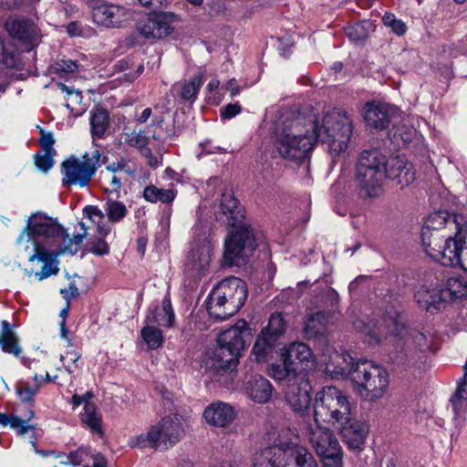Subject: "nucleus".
Here are the masks:
<instances>
[{
  "label": "nucleus",
  "mask_w": 467,
  "mask_h": 467,
  "mask_svg": "<svg viewBox=\"0 0 467 467\" xmlns=\"http://www.w3.org/2000/svg\"><path fill=\"white\" fill-rule=\"evenodd\" d=\"M354 327L367 337L369 345L379 344L386 335L396 351L402 353L409 361L420 359L427 352L434 351V335L408 328L396 311L385 315L380 325L374 320L365 323L358 319L354 322Z\"/></svg>",
  "instance_id": "f257e3e1"
},
{
  "label": "nucleus",
  "mask_w": 467,
  "mask_h": 467,
  "mask_svg": "<svg viewBox=\"0 0 467 467\" xmlns=\"http://www.w3.org/2000/svg\"><path fill=\"white\" fill-rule=\"evenodd\" d=\"M64 237V228L57 221L42 213H35L28 220L26 227L19 235L17 241L32 242L34 253L29 261L37 260L43 263L39 272L35 273L38 280H43L58 271L57 256L63 254L57 245Z\"/></svg>",
  "instance_id": "f03ea898"
},
{
  "label": "nucleus",
  "mask_w": 467,
  "mask_h": 467,
  "mask_svg": "<svg viewBox=\"0 0 467 467\" xmlns=\"http://www.w3.org/2000/svg\"><path fill=\"white\" fill-rule=\"evenodd\" d=\"M220 211L217 219L233 226L230 235L224 241L223 260L230 265L244 264L257 247V237L250 226L242 223L244 208L232 190L222 193Z\"/></svg>",
  "instance_id": "7ed1b4c3"
},
{
  "label": "nucleus",
  "mask_w": 467,
  "mask_h": 467,
  "mask_svg": "<svg viewBox=\"0 0 467 467\" xmlns=\"http://www.w3.org/2000/svg\"><path fill=\"white\" fill-rule=\"evenodd\" d=\"M317 124L306 116L282 113L275 122L273 134L279 155L289 161H300L307 158L317 143Z\"/></svg>",
  "instance_id": "20e7f679"
},
{
  "label": "nucleus",
  "mask_w": 467,
  "mask_h": 467,
  "mask_svg": "<svg viewBox=\"0 0 467 467\" xmlns=\"http://www.w3.org/2000/svg\"><path fill=\"white\" fill-rule=\"evenodd\" d=\"M267 436V446L252 456L253 467H318L313 454L294 441L289 429H272Z\"/></svg>",
  "instance_id": "39448f33"
},
{
  "label": "nucleus",
  "mask_w": 467,
  "mask_h": 467,
  "mask_svg": "<svg viewBox=\"0 0 467 467\" xmlns=\"http://www.w3.org/2000/svg\"><path fill=\"white\" fill-rule=\"evenodd\" d=\"M249 337L246 321L238 320L234 326L219 334L217 348L205 361L206 369L213 374L216 381L227 389L234 388L239 356Z\"/></svg>",
  "instance_id": "423d86ee"
},
{
  "label": "nucleus",
  "mask_w": 467,
  "mask_h": 467,
  "mask_svg": "<svg viewBox=\"0 0 467 467\" xmlns=\"http://www.w3.org/2000/svg\"><path fill=\"white\" fill-rule=\"evenodd\" d=\"M306 119L317 124L313 132L317 142L327 144L331 155L338 156L347 150L352 134V119L347 111L335 108L325 114L321 122L314 115Z\"/></svg>",
  "instance_id": "0eeeda50"
},
{
  "label": "nucleus",
  "mask_w": 467,
  "mask_h": 467,
  "mask_svg": "<svg viewBox=\"0 0 467 467\" xmlns=\"http://www.w3.org/2000/svg\"><path fill=\"white\" fill-rule=\"evenodd\" d=\"M247 297L245 283L235 276L221 281L210 293L206 304L209 315L217 320L226 319L244 306Z\"/></svg>",
  "instance_id": "6e6552de"
},
{
  "label": "nucleus",
  "mask_w": 467,
  "mask_h": 467,
  "mask_svg": "<svg viewBox=\"0 0 467 467\" xmlns=\"http://www.w3.org/2000/svg\"><path fill=\"white\" fill-rule=\"evenodd\" d=\"M355 409V403L343 390L326 386L316 394L314 417L317 421L338 424L354 415Z\"/></svg>",
  "instance_id": "1a4fd4ad"
},
{
  "label": "nucleus",
  "mask_w": 467,
  "mask_h": 467,
  "mask_svg": "<svg viewBox=\"0 0 467 467\" xmlns=\"http://www.w3.org/2000/svg\"><path fill=\"white\" fill-rule=\"evenodd\" d=\"M386 179V156L378 150L361 152L356 171V182L360 194L366 197L379 196Z\"/></svg>",
  "instance_id": "9d476101"
},
{
  "label": "nucleus",
  "mask_w": 467,
  "mask_h": 467,
  "mask_svg": "<svg viewBox=\"0 0 467 467\" xmlns=\"http://www.w3.org/2000/svg\"><path fill=\"white\" fill-rule=\"evenodd\" d=\"M352 382L365 400L374 401L383 397L389 387L387 370L368 359L356 363L352 372Z\"/></svg>",
  "instance_id": "9b49d317"
},
{
  "label": "nucleus",
  "mask_w": 467,
  "mask_h": 467,
  "mask_svg": "<svg viewBox=\"0 0 467 467\" xmlns=\"http://www.w3.org/2000/svg\"><path fill=\"white\" fill-rule=\"evenodd\" d=\"M100 153L98 150L90 154L85 153L81 158L70 157L61 165L64 186L78 185L85 187L88 185L95 175L99 164Z\"/></svg>",
  "instance_id": "f8f14e48"
},
{
  "label": "nucleus",
  "mask_w": 467,
  "mask_h": 467,
  "mask_svg": "<svg viewBox=\"0 0 467 467\" xmlns=\"http://www.w3.org/2000/svg\"><path fill=\"white\" fill-rule=\"evenodd\" d=\"M431 252V258L444 266L461 267L467 272V222L454 236L444 240L442 250Z\"/></svg>",
  "instance_id": "ddd939ff"
},
{
  "label": "nucleus",
  "mask_w": 467,
  "mask_h": 467,
  "mask_svg": "<svg viewBox=\"0 0 467 467\" xmlns=\"http://www.w3.org/2000/svg\"><path fill=\"white\" fill-rule=\"evenodd\" d=\"M194 238L191 244L186 261V272L193 278H201L210 266L213 249V238L206 232L194 229Z\"/></svg>",
  "instance_id": "4468645a"
},
{
  "label": "nucleus",
  "mask_w": 467,
  "mask_h": 467,
  "mask_svg": "<svg viewBox=\"0 0 467 467\" xmlns=\"http://www.w3.org/2000/svg\"><path fill=\"white\" fill-rule=\"evenodd\" d=\"M457 226V230L461 227L460 223L457 222L455 217L449 216L444 212H435L431 213L425 220L421 229V242L424 246L425 253L431 258V252H438L442 250L441 245V235L439 231L447 225Z\"/></svg>",
  "instance_id": "2eb2a0df"
},
{
  "label": "nucleus",
  "mask_w": 467,
  "mask_h": 467,
  "mask_svg": "<svg viewBox=\"0 0 467 467\" xmlns=\"http://www.w3.org/2000/svg\"><path fill=\"white\" fill-rule=\"evenodd\" d=\"M312 386L306 373L299 372L286 384L285 399L295 413L306 415L310 409L312 400Z\"/></svg>",
  "instance_id": "dca6fc26"
},
{
  "label": "nucleus",
  "mask_w": 467,
  "mask_h": 467,
  "mask_svg": "<svg viewBox=\"0 0 467 467\" xmlns=\"http://www.w3.org/2000/svg\"><path fill=\"white\" fill-rule=\"evenodd\" d=\"M180 17L172 12H153L137 25L139 33L147 39H160L171 34Z\"/></svg>",
  "instance_id": "f3484780"
},
{
  "label": "nucleus",
  "mask_w": 467,
  "mask_h": 467,
  "mask_svg": "<svg viewBox=\"0 0 467 467\" xmlns=\"http://www.w3.org/2000/svg\"><path fill=\"white\" fill-rule=\"evenodd\" d=\"M92 17L99 26L122 28L133 19V11L120 5L104 3L93 7Z\"/></svg>",
  "instance_id": "a211bd4d"
},
{
  "label": "nucleus",
  "mask_w": 467,
  "mask_h": 467,
  "mask_svg": "<svg viewBox=\"0 0 467 467\" xmlns=\"http://www.w3.org/2000/svg\"><path fill=\"white\" fill-rule=\"evenodd\" d=\"M306 435L317 455L322 459L338 453L341 447L333 432L315 420L306 426Z\"/></svg>",
  "instance_id": "6ab92c4d"
},
{
  "label": "nucleus",
  "mask_w": 467,
  "mask_h": 467,
  "mask_svg": "<svg viewBox=\"0 0 467 467\" xmlns=\"http://www.w3.org/2000/svg\"><path fill=\"white\" fill-rule=\"evenodd\" d=\"M327 307L329 310L317 311L311 314L305 323V330L310 336L323 334L325 327L333 322L335 306L338 302V294L333 288H327L321 295Z\"/></svg>",
  "instance_id": "aec40b11"
},
{
  "label": "nucleus",
  "mask_w": 467,
  "mask_h": 467,
  "mask_svg": "<svg viewBox=\"0 0 467 467\" xmlns=\"http://www.w3.org/2000/svg\"><path fill=\"white\" fill-rule=\"evenodd\" d=\"M152 426L157 431L160 449L174 446L184 434L183 420L177 415L165 417Z\"/></svg>",
  "instance_id": "412c9836"
},
{
  "label": "nucleus",
  "mask_w": 467,
  "mask_h": 467,
  "mask_svg": "<svg viewBox=\"0 0 467 467\" xmlns=\"http://www.w3.org/2000/svg\"><path fill=\"white\" fill-rule=\"evenodd\" d=\"M396 110L397 109L389 104L379 101H368L363 107L362 115L367 126L375 130H383L389 127L390 119L396 113Z\"/></svg>",
  "instance_id": "4be33fe9"
},
{
  "label": "nucleus",
  "mask_w": 467,
  "mask_h": 467,
  "mask_svg": "<svg viewBox=\"0 0 467 467\" xmlns=\"http://www.w3.org/2000/svg\"><path fill=\"white\" fill-rule=\"evenodd\" d=\"M343 441L350 450L361 451L368 434V424L361 420L355 419L353 415L345 421L337 424Z\"/></svg>",
  "instance_id": "5701e85b"
},
{
  "label": "nucleus",
  "mask_w": 467,
  "mask_h": 467,
  "mask_svg": "<svg viewBox=\"0 0 467 467\" xmlns=\"http://www.w3.org/2000/svg\"><path fill=\"white\" fill-rule=\"evenodd\" d=\"M202 416L209 425L226 428L234 422L236 412L230 404L215 401L204 409Z\"/></svg>",
  "instance_id": "b1692460"
},
{
  "label": "nucleus",
  "mask_w": 467,
  "mask_h": 467,
  "mask_svg": "<svg viewBox=\"0 0 467 467\" xmlns=\"http://www.w3.org/2000/svg\"><path fill=\"white\" fill-rule=\"evenodd\" d=\"M419 306L426 311L434 313L445 307V299L439 285L431 287L421 285L414 295Z\"/></svg>",
  "instance_id": "393cba45"
},
{
  "label": "nucleus",
  "mask_w": 467,
  "mask_h": 467,
  "mask_svg": "<svg viewBox=\"0 0 467 467\" xmlns=\"http://www.w3.org/2000/svg\"><path fill=\"white\" fill-rule=\"evenodd\" d=\"M273 386L271 382L261 375L252 376L244 385L246 396L255 403L265 404L272 397Z\"/></svg>",
  "instance_id": "a878e982"
},
{
  "label": "nucleus",
  "mask_w": 467,
  "mask_h": 467,
  "mask_svg": "<svg viewBox=\"0 0 467 467\" xmlns=\"http://www.w3.org/2000/svg\"><path fill=\"white\" fill-rule=\"evenodd\" d=\"M412 164L402 157L386 160V178L397 180L400 185H408L415 180Z\"/></svg>",
  "instance_id": "bb28decb"
},
{
  "label": "nucleus",
  "mask_w": 467,
  "mask_h": 467,
  "mask_svg": "<svg viewBox=\"0 0 467 467\" xmlns=\"http://www.w3.org/2000/svg\"><path fill=\"white\" fill-rule=\"evenodd\" d=\"M8 34L22 42L28 43L37 37V27L29 19L10 18L5 22Z\"/></svg>",
  "instance_id": "cd10ccee"
},
{
  "label": "nucleus",
  "mask_w": 467,
  "mask_h": 467,
  "mask_svg": "<svg viewBox=\"0 0 467 467\" xmlns=\"http://www.w3.org/2000/svg\"><path fill=\"white\" fill-rule=\"evenodd\" d=\"M356 363L353 358L348 353H339L335 351L327 360H326V370L336 377H349L352 380V372L355 369Z\"/></svg>",
  "instance_id": "c85d7f7f"
},
{
  "label": "nucleus",
  "mask_w": 467,
  "mask_h": 467,
  "mask_svg": "<svg viewBox=\"0 0 467 467\" xmlns=\"http://www.w3.org/2000/svg\"><path fill=\"white\" fill-rule=\"evenodd\" d=\"M175 319V315L171 306V299L165 296L161 303V308L158 307L150 310L146 317V324H153L171 327Z\"/></svg>",
  "instance_id": "c756f323"
},
{
  "label": "nucleus",
  "mask_w": 467,
  "mask_h": 467,
  "mask_svg": "<svg viewBox=\"0 0 467 467\" xmlns=\"http://www.w3.org/2000/svg\"><path fill=\"white\" fill-rule=\"evenodd\" d=\"M281 357H285L292 366H295V361L300 363L309 362L312 358V351L309 347L302 342L291 343L287 348H283Z\"/></svg>",
  "instance_id": "7c9ffc66"
},
{
  "label": "nucleus",
  "mask_w": 467,
  "mask_h": 467,
  "mask_svg": "<svg viewBox=\"0 0 467 467\" xmlns=\"http://www.w3.org/2000/svg\"><path fill=\"white\" fill-rule=\"evenodd\" d=\"M109 127V115L104 109H96L90 116V132L94 140L102 139Z\"/></svg>",
  "instance_id": "2f4dec72"
},
{
  "label": "nucleus",
  "mask_w": 467,
  "mask_h": 467,
  "mask_svg": "<svg viewBox=\"0 0 467 467\" xmlns=\"http://www.w3.org/2000/svg\"><path fill=\"white\" fill-rule=\"evenodd\" d=\"M34 415L33 410H29L27 415H25V419L0 412V424L3 426L9 425L12 429L16 430L19 435L24 436L35 429V425L29 423Z\"/></svg>",
  "instance_id": "473e14b6"
},
{
  "label": "nucleus",
  "mask_w": 467,
  "mask_h": 467,
  "mask_svg": "<svg viewBox=\"0 0 467 467\" xmlns=\"http://www.w3.org/2000/svg\"><path fill=\"white\" fill-rule=\"evenodd\" d=\"M0 346L4 352L13 354L16 357H19L22 352L15 332L12 330L10 324L5 320L2 321Z\"/></svg>",
  "instance_id": "72a5a7b5"
},
{
  "label": "nucleus",
  "mask_w": 467,
  "mask_h": 467,
  "mask_svg": "<svg viewBox=\"0 0 467 467\" xmlns=\"http://www.w3.org/2000/svg\"><path fill=\"white\" fill-rule=\"evenodd\" d=\"M439 286L442 290L445 305L450 301L463 296L467 293L466 283L459 277H450L444 285Z\"/></svg>",
  "instance_id": "f704fd0d"
},
{
  "label": "nucleus",
  "mask_w": 467,
  "mask_h": 467,
  "mask_svg": "<svg viewBox=\"0 0 467 467\" xmlns=\"http://www.w3.org/2000/svg\"><path fill=\"white\" fill-rule=\"evenodd\" d=\"M276 340L265 334H259L253 347V354L257 362H265L273 354Z\"/></svg>",
  "instance_id": "c9c22d12"
},
{
  "label": "nucleus",
  "mask_w": 467,
  "mask_h": 467,
  "mask_svg": "<svg viewBox=\"0 0 467 467\" xmlns=\"http://www.w3.org/2000/svg\"><path fill=\"white\" fill-rule=\"evenodd\" d=\"M80 419L92 432L99 436L103 435L101 416L98 413L97 408L93 403L86 402L83 408V412L80 414Z\"/></svg>",
  "instance_id": "e433bc0d"
},
{
  "label": "nucleus",
  "mask_w": 467,
  "mask_h": 467,
  "mask_svg": "<svg viewBox=\"0 0 467 467\" xmlns=\"http://www.w3.org/2000/svg\"><path fill=\"white\" fill-rule=\"evenodd\" d=\"M143 197L146 201L155 203L161 202L162 203H171L176 197L174 189H162L155 185H149L143 191Z\"/></svg>",
  "instance_id": "4c0bfd02"
},
{
  "label": "nucleus",
  "mask_w": 467,
  "mask_h": 467,
  "mask_svg": "<svg viewBox=\"0 0 467 467\" xmlns=\"http://www.w3.org/2000/svg\"><path fill=\"white\" fill-rule=\"evenodd\" d=\"M281 358V364L274 363L271 365L269 375L275 380H285L287 384L290 383L294 376H297L299 373L296 372V367L292 366L285 357Z\"/></svg>",
  "instance_id": "58836bf2"
},
{
  "label": "nucleus",
  "mask_w": 467,
  "mask_h": 467,
  "mask_svg": "<svg viewBox=\"0 0 467 467\" xmlns=\"http://www.w3.org/2000/svg\"><path fill=\"white\" fill-rule=\"evenodd\" d=\"M156 433L157 431L153 429V426H151L146 433H140L139 435L130 437L128 444L132 448L144 449L150 447L156 450L160 449Z\"/></svg>",
  "instance_id": "ea45409f"
},
{
  "label": "nucleus",
  "mask_w": 467,
  "mask_h": 467,
  "mask_svg": "<svg viewBox=\"0 0 467 467\" xmlns=\"http://www.w3.org/2000/svg\"><path fill=\"white\" fill-rule=\"evenodd\" d=\"M79 225L81 229L83 230L82 234H78L74 235V239H70L69 235L66 234L64 231V237L61 239L58 243H57V245L59 247L60 253H69L71 254H75L78 250V245L82 243L83 239L87 235V229L85 223H79Z\"/></svg>",
  "instance_id": "a19ab883"
},
{
  "label": "nucleus",
  "mask_w": 467,
  "mask_h": 467,
  "mask_svg": "<svg viewBox=\"0 0 467 467\" xmlns=\"http://www.w3.org/2000/svg\"><path fill=\"white\" fill-rule=\"evenodd\" d=\"M203 82L204 79L202 74L199 73L193 76L188 82L182 85L179 96L183 100L193 102L196 99L198 92Z\"/></svg>",
  "instance_id": "79ce46f5"
},
{
  "label": "nucleus",
  "mask_w": 467,
  "mask_h": 467,
  "mask_svg": "<svg viewBox=\"0 0 467 467\" xmlns=\"http://www.w3.org/2000/svg\"><path fill=\"white\" fill-rule=\"evenodd\" d=\"M84 213L87 218L98 226V232L100 235L106 236L111 232V226L109 223H104V213L95 206H86Z\"/></svg>",
  "instance_id": "37998d69"
},
{
  "label": "nucleus",
  "mask_w": 467,
  "mask_h": 467,
  "mask_svg": "<svg viewBox=\"0 0 467 467\" xmlns=\"http://www.w3.org/2000/svg\"><path fill=\"white\" fill-rule=\"evenodd\" d=\"M140 335L148 348L150 349H157L163 343L162 331L154 327L153 324H146V326L141 329Z\"/></svg>",
  "instance_id": "c03bdc74"
},
{
  "label": "nucleus",
  "mask_w": 467,
  "mask_h": 467,
  "mask_svg": "<svg viewBox=\"0 0 467 467\" xmlns=\"http://www.w3.org/2000/svg\"><path fill=\"white\" fill-rule=\"evenodd\" d=\"M108 220L111 223L120 222L128 213L126 205L119 201L108 199L104 204Z\"/></svg>",
  "instance_id": "a18cd8bd"
},
{
  "label": "nucleus",
  "mask_w": 467,
  "mask_h": 467,
  "mask_svg": "<svg viewBox=\"0 0 467 467\" xmlns=\"http://www.w3.org/2000/svg\"><path fill=\"white\" fill-rule=\"evenodd\" d=\"M285 323L283 316L280 313L271 315L268 325L262 329L260 334H265L269 337L277 340L278 337L284 333Z\"/></svg>",
  "instance_id": "49530a36"
},
{
  "label": "nucleus",
  "mask_w": 467,
  "mask_h": 467,
  "mask_svg": "<svg viewBox=\"0 0 467 467\" xmlns=\"http://www.w3.org/2000/svg\"><path fill=\"white\" fill-rule=\"evenodd\" d=\"M371 24L368 21H363L347 26L345 28V32L351 41L358 43L365 40L368 36Z\"/></svg>",
  "instance_id": "de8ad7c7"
},
{
  "label": "nucleus",
  "mask_w": 467,
  "mask_h": 467,
  "mask_svg": "<svg viewBox=\"0 0 467 467\" xmlns=\"http://www.w3.org/2000/svg\"><path fill=\"white\" fill-rule=\"evenodd\" d=\"M382 22L398 36H403L407 31L406 24L402 20L396 18L392 13L387 12L382 17Z\"/></svg>",
  "instance_id": "09e8293b"
},
{
  "label": "nucleus",
  "mask_w": 467,
  "mask_h": 467,
  "mask_svg": "<svg viewBox=\"0 0 467 467\" xmlns=\"http://www.w3.org/2000/svg\"><path fill=\"white\" fill-rule=\"evenodd\" d=\"M38 391V387H30L28 383H23V386L16 387V393L22 402L28 403L29 410H32L31 402Z\"/></svg>",
  "instance_id": "8fccbe9b"
},
{
  "label": "nucleus",
  "mask_w": 467,
  "mask_h": 467,
  "mask_svg": "<svg viewBox=\"0 0 467 467\" xmlns=\"http://www.w3.org/2000/svg\"><path fill=\"white\" fill-rule=\"evenodd\" d=\"M90 456V451L87 448H78V450L71 451L67 457V462H63L64 463H69L74 466L79 465L81 462L86 461Z\"/></svg>",
  "instance_id": "3c124183"
},
{
  "label": "nucleus",
  "mask_w": 467,
  "mask_h": 467,
  "mask_svg": "<svg viewBox=\"0 0 467 467\" xmlns=\"http://www.w3.org/2000/svg\"><path fill=\"white\" fill-rule=\"evenodd\" d=\"M53 68L55 72L61 75L63 73H74L78 69V65L72 59H61L57 61Z\"/></svg>",
  "instance_id": "603ef678"
},
{
  "label": "nucleus",
  "mask_w": 467,
  "mask_h": 467,
  "mask_svg": "<svg viewBox=\"0 0 467 467\" xmlns=\"http://www.w3.org/2000/svg\"><path fill=\"white\" fill-rule=\"evenodd\" d=\"M53 152H44L43 154H36L35 157V163L36 167L43 171H47L54 165Z\"/></svg>",
  "instance_id": "864d4df0"
},
{
  "label": "nucleus",
  "mask_w": 467,
  "mask_h": 467,
  "mask_svg": "<svg viewBox=\"0 0 467 467\" xmlns=\"http://www.w3.org/2000/svg\"><path fill=\"white\" fill-rule=\"evenodd\" d=\"M126 141L130 146L138 148L141 150L146 148L148 144V138L143 135L141 131H132L131 133L127 134Z\"/></svg>",
  "instance_id": "5fc2aeb1"
},
{
  "label": "nucleus",
  "mask_w": 467,
  "mask_h": 467,
  "mask_svg": "<svg viewBox=\"0 0 467 467\" xmlns=\"http://www.w3.org/2000/svg\"><path fill=\"white\" fill-rule=\"evenodd\" d=\"M16 65V58L12 52L5 49L4 43L0 40V67H13Z\"/></svg>",
  "instance_id": "6e6d98bb"
},
{
  "label": "nucleus",
  "mask_w": 467,
  "mask_h": 467,
  "mask_svg": "<svg viewBox=\"0 0 467 467\" xmlns=\"http://www.w3.org/2000/svg\"><path fill=\"white\" fill-rule=\"evenodd\" d=\"M89 252L96 255H105L109 252L107 242L102 238H97L90 243Z\"/></svg>",
  "instance_id": "4d7b16f0"
},
{
  "label": "nucleus",
  "mask_w": 467,
  "mask_h": 467,
  "mask_svg": "<svg viewBox=\"0 0 467 467\" xmlns=\"http://www.w3.org/2000/svg\"><path fill=\"white\" fill-rule=\"evenodd\" d=\"M40 133H41V137H40L39 141H40V145H41L43 152L55 153V150L53 148V145L55 143L53 134L51 132H46L44 130H41Z\"/></svg>",
  "instance_id": "13d9d810"
},
{
  "label": "nucleus",
  "mask_w": 467,
  "mask_h": 467,
  "mask_svg": "<svg viewBox=\"0 0 467 467\" xmlns=\"http://www.w3.org/2000/svg\"><path fill=\"white\" fill-rule=\"evenodd\" d=\"M141 155L147 160V163L151 168H157L161 164V156L153 155L150 148H144L140 150Z\"/></svg>",
  "instance_id": "bf43d9fd"
},
{
  "label": "nucleus",
  "mask_w": 467,
  "mask_h": 467,
  "mask_svg": "<svg viewBox=\"0 0 467 467\" xmlns=\"http://www.w3.org/2000/svg\"><path fill=\"white\" fill-rule=\"evenodd\" d=\"M324 467H344L342 451L322 459Z\"/></svg>",
  "instance_id": "052dcab7"
},
{
  "label": "nucleus",
  "mask_w": 467,
  "mask_h": 467,
  "mask_svg": "<svg viewBox=\"0 0 467 467\" xmlns=\"http://www.w3.org/2000/svg\"><path fill=\"white\" fill-rule=\"evenodd\" d=\"M240 112L241 106L239 105V103H230L221 109V118L224 119H229L235 117Z\"/></svg>",
  "instance_id": "680f3d73"
},
{
  "label": "nucleus",
  "mask_w": 467,
  "mask_h": 467,
  "mask_svg": "<svg viewBox=\"0 0 467 467\" xmlns=\"http://www.w3.org/2000/svg\"><path fill=\"white\" fill-rule=\"evenodd\" d=\"M119 169L118 173H121V176L127 181L129 177L134 175L136 171L135 165L125 160H120L119 161Z\"/></svg>",
  "instance_id": "e2e57ef3"
},
{
  "label": "nucleus",
  "mask_w": 467,
  "mask_h": 467,
  "mask_svg": "<svg viewBox=\"0 0 467 467\" xmlns=\"http://www.w3.org/2000/svg\"><path fill=\"white\" fill-rule=\"evenodd\" d=\"M57 88L62 92L66 93L67 97H75V99H73L74 104H80L82 100V95L78 90L69 88L63 83H57Z\"/></svg>",
  "instance_id": "0e129e2a"
},
{
  "label": "nucleus",
  "mask_w": 467,
  "mask_h": 467,
  "mask_svg": "<svg viewBox=\"0 0 467 467\" xmlns=\"http://www.w3.org/2000/svg\"><path fill=\"white\" fill-rule=\"evenodd\" d=\"M124 182H127L125 178L121 176V173H114L111 174L110 177V186H111V192H118Z\"/></svg>",
  "instance_id": "69168bd1"
},
{
  "label": "nucleus",
  "mask_w": 467,
  "mask_h": 467,
  "mask_svg": "<svg viewBox=\"0 0 467 467\" xmlns=\"http://www.w3.org/2000/svg\"><path fill=\"white\" fill-rule=\"evenodd\" d=\"M141 5L157 10L159 8H161L167 0H138Z\"/></svg>",
  "instance_id": "338daca9"
},
{
  "label": "nucleus",
  "mask_w": 467,
  "mask_h": 467,
  "mask_svg": "<svg viewBox=\"0 0 467 467\" xmlns=\"http://www.w3.org/2000/svg\"><path fill=\"white\" fill-rule=\"evenodd\" d=\"M60 293L63 295L64 298L68 302L70 299L76 297L78 295V287L70 284L67 289H61Z\"/></svg>",
  "instance_id": "774afa93"
}]
</instances>
